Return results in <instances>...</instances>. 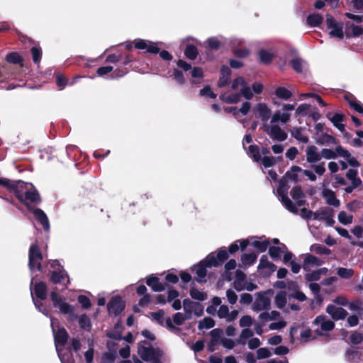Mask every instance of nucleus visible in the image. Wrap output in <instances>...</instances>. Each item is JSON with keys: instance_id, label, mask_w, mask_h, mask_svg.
Listing matches in <instances>:
<instances>
[{"instance_id": "29", "label": "nucleus", "mask_w": 363, "mask_h": 363, "mask_svg": "<svg viewBox=\"0 0 363 363\" xmlns=\"http://www.w3.org/2000/svg\"><path fill=\"white\" fill-rule=\"evenodd\" d=\"M291 194L297 206H302L305 204V201L303 199L304 194L300 186H296L294 187L291 191Z\"/></svg>"}, {"instance_id": "40", "label": "nucleus", "mask_w": 363, "mask_h": 363, "mask_svg": "<svg viewBox=\"0 0 363 363\" xmlns=\"http://www.w3.org/2000/svg\"><path fill=\"white\" fill-rule=\"evenodd\" d=\"M342 26L340 23H337L335 26L330 28V31L329 33L331 37H335L338 39H342L344 37V33L342 30Z\"/></svg>"}, {"instance_id": "62", "label": "nucleus", "mask_w": 363, "mask_h": 363, "mask_svg": "<svg viewBox=\"0 0 363 363\" xmlns=\"http://www.w3.org/2000/svg\"><path fill=\"white\" fill-rule=\"evenodd\" d=\"M56 84L60 90L65 89L67 85L66 78L60 73H57L56 75Z\"/></svg>"}, {"instance_id": "13", "label": "nucleus", "mask_w": 363, "mask_h": 363, "mask_svg": "<svg viewBox=\"0 0 363 363\" xmlns=\"http://www.w3.org/2000/svg\"><path fill=\"white\" fill-rule=\"evenodd\" d=\"M271 301L266 292H258L252 305V310L256 312L268 310L270 308Z\"/></svg>"}, {"instance_id": "15", "label": "nucleus", "mask_w": 363, "mask_h": 363, "mask_svg": "<svg viewBox=\"0 0 363 363\" xmlns=\"http://www.w3.org/2000/svg\"><path fill=\"white\" fill-rule=\"evenodd\" d=\"M253 112L256 118H260L264 125H267V122L271 116L272 111L266 104L259 103L253 108Z\"/></svg>"}, {"instance_id": "38", "label": "nucleus", "mask_w": 363, "mask_h": 363, "mask_svg": "<svg viewBox=\"0 0 363 363\" xmlns=\"http://www.w3.org/2000/svg\"><path fill=\"white\" fill-rule=\"evenodd\" d=\"M247 153L255 162H259L261 160L259 150L256 145H250Z\"/></svg>"}, {"instance_id": "55", "label": "nucleus", "mask_w": 363, "mask_h": 363, "mask_svg": "<svg viewBox=\"0 0 363 363\" xmlns=\"http://www.w3.org/2000/svg\"><path fill=\"white\" fill-rule=\"evenodd\" d=\"M260 60L267 64L270 62L273 59V55L267 50H260L259 52Z\"/></svg>"}, {"instance_id": "36", "label": "nucleus", "mask_w": 363, "mask_h": 363, "mask_svg": "<svg viewBox=\"0 0 363 363\" xmlns=\"http://www.w3.org/2000/svg\"><path fill=\"white\" fill-rule=\"evenodd\" d=\"M275 95L281 100H288L292 96V92L283 86H279L275 89Z\"/></svg>"}, {"instance_id": "41", "label": "nucleus", "mask_w": 363, "mask_h": 363, "mask_svg": "<svg viewBox=\"0 0 363 363\" xmlns=\"http://www.w3.org/2000/svg\"><path fill=\"white\" fill-rule=\"evenodd\" d=\"M311 250L318 255H330L331 250L325 246L320 244H314L311 247Z\"/></svg>"}, {"instance_id": "44", "label": "nucleus", "mask_w": 363, "mask_h": 363, "mask_svg": "<svg viewBox=\"0 0 363 363\" xmlns=\"http://www.w3.org/2000/svg\"><path fill=\"white\" fill-rule=\"evenodd\" d=\"M338 220L343 225L351 224L353 221V216L342 211L338 214Z\"/></svg>"}, {"instance_id": "8", "label": "nucleus", "mask_w": 363, "mask_h": 363, "mask_svg": "<svg viewBox=\"0 0 363 363\" xmlns=\"http://www.w3.org/2000/svg\"><path fill=\"white\" fill-rule=\"evenodd\" d=\"M28 258V266L31 272H33L35 269L38 271L42 270L41 261L43 259V255L36 244L30 245Z\"/></svg>"}, {"instance_id": "57", "label": "nucleus", "mask_w": 363, "mask_h": 363, "mask_svg": "<svg viewBox=\"0 0 363 363\" xmlns=\"http://www.w3.org/2000/svg\"><path fill=\"white\" fill-rule=\"evenodd\" d=\"M238 295L232 289H229L226 291V298L230 305L235 304L238 301Z\"/></svg>"}, {"instance_id": "52", "label": "nucleus", "mask_w": 363, "mask_h": 363, "mask_svg": "<svg viewBox=\"0 0 363 363\" xmlns=\"http://www.w3.org/2000/svg\"><path fill=\"white\" fill-rule=\"evenodd\" d=\"M190 296L192 298L198 301H204L206 298V295L204 293L194 288L190 290Z\"/></svg>"}, {"instance_id": "64", "label": "nucleus", "mask_w": 363, "mask_h": 363, "mask_svg": "<svg viewBox=\"0 0 363 363\" xmlns=\"http://www.w3.org/2000/svg\"><path fill=\"white\" fill-rule=\"evenodd\" d=\"M350 340L354 345L359 344L363 340V335L360 333L354 332L350 335Z\"/></svg>"}, {"instance_id": "42", "label": "nucleus", "mask_w": 363, "mask_h": 363, "mask_svg": "<svg viewBox=\"0 0 363 363\" xmlns=\"http://www.w3.org/2000/svg\"><path fill=\"white\" fill-rule=\"evenodd\" d=\"M257 255L255 253L243 254L241 257L242 264L244 266H250L255 262Z\"/></svg>"}, {"instance_id": "9", "label": "nucleus", "mask_w": 363, "mask_h": 363, "mask_svg": "<svg viewBox=\"0 0 363 363\" xmlns=\"http://www.w3.org/2000/svg\"><path fill=\"white\" fill-rule=\"evenodd\" d=\"M294 108L295 106L294 104H284L281 110H277L273 114L271 118V123L273 124L278 122H280L282 124L286 123L291 117L290 112L294 111Z\"/></svg>"}, {"instance_id": "34", "label": "nucleus", "mask_w": 363, "mask_h": 363, "mask_svg": "<svg viewBox=\"0 0 363 363\" xmlns=\"http://www.w3.org/2000/svg\"><path fill=\"white\" fill-rule=\"evenodd\" d=\"M291 135L300 143L306 144L309 140L308 137L303 133L301 128L293 129Z\"/></svg>"}, {"instance_id": "2", "label": "nucleus", "mask_w": 363, "mask_h": 363, "mask_svg": "<svg viewBox=\"0 0 363 363\" xmlns=\"http://www.w3.org/2000/svg\"><path fill=\"white\" fill-rule=\"evenodd\" d=\"M13 186V193L16 198L26 205L30 203H36L40 201L39 194L31 183L17 181Z\"/></svg>"}, {"instance_id": "10", "label": "nucleus", "mask_w": 363, "mask_h": 363, "mask_svg": "<svg viewBox=\"0 0 363 363\" xmlns=\"http://www.w3.org/2000/svg\"><path fill=\"white\" fill-rule=\"evenodd\" d=\"M50 298L54 307L59 308L60 313L69 315H72L74 313V307L65 302V299L62 298L56 291L51 292Z\"/></svg>"}, {"instance_id": "5", "label": "nucleus", "mask_w": 363, "mask_h": 363, "mask_svg": "<svg viewBox=\"0 0 363 363\" xmlns=\"http://www.w3.org/2000/svg\"><path fill=\"white\" fill-rule=\"evenodd\" d=\"M288 179L285 176L279 182L277 189V196L279 200L282 203L284 206L290 212L297 213L298 210L295 204L288 197V191L289 186L287 184Z\"/></svg>"}, {"instance_id": "39", "label": "nucleus", "mask_w": 363, "mask_h": 363, "mask_svg": "<svg viewBox=\"0 0 363 363\" xmlns=\"http://www.w3.org/2000/svg\"><path fill=\"white\" fill-rule=\"evenodd\" d=\"M79 325L81 328L86 331H90L91 328V320L88 315L83 314L79 318Z\"/></svg>"}, {"instance_id": "26", "label": "nucleus", "mask_w": 363, "mask_h": 363, "mask_svg": "<svg viewBox=\"0 0 363 363\" xmlns=\"http://www.w3.org/2000/svg\"><path fill=\"white\" fill-rule=\"evenodd\" d=\"M146 283L147 286L155 291H162L165 289L166 284L161 283L160 279L156 277H150L147 279Z\"/></svg>"}, {"instance_id": "58", "label": "nucleus", "mask_w": 363, "mask_h": 363, "mask_svg": "<svg viewBox=\"0 0 363 363\" xmlns=\"http://www.w3.org/2000/svg\"><path fill=\"white\" fill-rule=\"evenodd\" d=\"M254 333L252 330L249 328L243 329L240 335V342L243 345L245 343V340L251 337H252Z\"/></svg>"}, {"instance_id": "45", "label": "nucleus", "mask_w": 363, "mask_h": 363, "mask_svg": "<svg viewBox=\"0 0 363 363\" xmlns=\"http://www.w3.org/2000/svg\"><path fill=\"white\" fill-rule=\"evenodd\" d=\"M284 252V251L281 247L273 246L269 248V254L270 257L274 260L279 259Z\"/></svg>"}, {"instance_id": "63", "label": "nucleus", "mask_w": 363, "mask_h": 363, "mask_svg": "<svg viewBox=\"0 0 363 363\" xmlns=\"http://www.w3.org/2000/svg\"><path fill=\"white\" fill-rule=\"evenodd\" d=\"M186 320H188L186 315L179 312L175 313L173 316V321L177 325H182Z\"/></svg>"}, {"instance_id": "47", "label": "nucleus", "mask_w": 363, "mask_h": 363, "mask_svg": "<svg viewBox=\"0 0 363 363\" xmlns=\"http://www.w3.org/2000/svg\"><path fill=\"white\" fill-rule=\"evenodd\" d=\"M275 303L277 308H282L286 303V294L285 292L277 293L275 296Z\"/></svg>"}, {"instance_id": "14", "label": "nucleus", "mask_w": 363, "mask_h": 363, "mask_svg": "<svg viewBox=\"0 0 363 363\" xmlns=\"http://www.w3.org/2000/svg\"><path fill=\"white\" fill-rule=\"evenodd\" d=\"M311 168L313 170L310 169H303L301 171L302 175L308 177V179L311 182H315L317 179L316 174L318 176H322L325 174L326 169L325 167V162H322L316 164H312Z\"/></svg>"}, {"instance_id": "48", "label": "nucleus", "mask_w": 363, "mask_h": 363, "mask_svg": "<svg viewBox=\"0 0 363 363\" xmlns=\"http://www.w3.org/2000/svg\"><path fill=\"white\" fill-rule=\"evenodd\" d=\"M291 66H292L293 69L296 72L301 73V72H303V67H304V65H305V62L302 59H301L299 57L294 58L291 61Z\"/></svg>"}, {"instance_id": "27", "label": "nucleus", "mask_w": 363, "mask_h": 363, "mask_svg": "<svg viewBox=\"0 0 363 363\" xmlns=\"http://www.w3.org/2000/svg\"><path fill=\"white\" fill-rule=\"evenodd\" d=\"M322 263L323 262L317 257L308 255L305 257L303 260V268L306 271H309L311 267L320 266Z\"/></svg>"}, {"instance_id": "6", "label": "nucleus", "mask_w": 363, "mask_h": 363, "mask_svg": "<svg viewBox=\"0 0 363 363\" xmlns=\"http://www.w3.org/2000/svg\"><path fill=\"white\" fill-rule=\"evenodd\" d=\"M138 352L142 359L146 362L161 359L162 356V352L158 348L153 347L147 340L139 342Z\"/></svg>"}, {"instance_id": "23", "label": "nucleus", "mask_w": 363, "mask_h": 363, "mask_svg": "<svg viewBox=\"0 0 363 363\" xmlns=\"http://www.w3.org/2000/svg\"><path fill=\"white\" fill-rule=\"evenodd\" d=\"M230 75V69L228 66L223 65L220 69V77L219 78L218 83V86L219 88L224 87L227 84H228Z\"/></svg>"}, {"instance_id": "35", "label": "nucleus", "mask_w": 363, "mask_h": 363, "mask_svg": "<svg viewBox=\"0 0 363 363\" xmlns=\"http://www.w3.org/2000/svg\"><path fill=\"white\" fill-rule=\"evenodd\" d=\"M301 171H302V168H301L298 166L294 165L291 167L290 170L286 173L284 176L288 179L294 182H298V173H301Z\"/></svg>"}, {"instance_id": "56", "label": "nucleus", "mask_w": 363, "mask_h": 363, "mask_svg": "<svg viewBox=\"0 0 363 363\" xmlns=\"http://www.w3.org/2000/svg\"><path fill=\"white\" fill-rule=\"evenodd\" d=\"M6 60L10 63L18 64L21 62L22 58L18 53L13 52L6 55Z\"/></svg>"}, {"instance_id": "19", "label": "nucleus", "mask_w": 363, "mask_h": 363, "mask_svg": "<svg viewBox=\"0 0 363 363\" xmlns=\"http://www.w3.org/2000/svg\"><path fill=\"white\" fill-rule=\"evenodd\" d=\"M326 311L335 320H342L347 315L346 310L341 307H337L334 305L328 306Z\"/></svg>"}, {"instance_id": "22", "label": "nucleus", "mask_w": 363, "mask_h": 363, "mask_svg": "<svg viewBox=\"0 0 363 363\" xmlns=\"http://www.w3.org/2000/svg\"><path fill=\"white\" fill-rule=\"evenodd\" d=\"M246 275L240 270L235 272V279L233 281V286L237 291H241L245 289L246 284Z\"/></svg>"}, {"instance_id": "1", "label": "nucleus", "mask_w": 363, "mask_h": 363, "mask_svg": "<svg viewBox=\"0 0 363 363\" xmlns=\"http://www.w3.org/2000/svg\"><path fill=\"white\" fill-rule=\"evenodd\" d=\"M229 92L220 95V99L226 104L238 103L241 97L250 100L253 96L250 86L242 77H238L232 82Z\"/></svg>"}, {"instance_id": "18", "label": "nucleus", "mask_w": 363, "mask_h": 363, "mask_svg": "<svg viewBox=\"0 0 363 363\" xmlns=\"http://www.w3.org/2000/svg\"><path fill=\"white\" fill-rule=\"evenodd\" d=\"M306 161L310 164H315L321 160L320 152L315 145L308 146L306 150Z\"/></svg>"}, {"instance_id": "61", "label": "nucleus", "mask_w": 363, "mask_h": 363, "mask_svg": "<svg viewBox=\"0 0 363 363\" xmlns=\"http://www.w3.org/2000/svg\"><path fill=\"white\" fill-rule=\"evenodd\" d=\"M128 69L126 68H117L112 71L111 74V79H118L123 77L128 73Z\"/></svg>"}, {"instance_id": "37", "label": "nucleus", "mask_w": 363, "mask_h": 363, "mask_svg": "<svg viewBox=\"0 0 363 363\" xmlns=\"http://www.w3.org/2000/svg\"><path fill=\"white\" fill-rule=\"evenodd\" d=\"M323 21V17L318 13L311 14L307 17V24L311 27H317L320 26Z\"/></svg>"}, {"instance_id": "28", "label": "nucleus", "mask_w": 363, "mask_h": 363, "mask_svg": "<svg viewBox=\"0 0 363 363\" xmlns=\"http://www.w3.org/2000/svg\"><path fill=\"white\" fill-rule=\"evenodd\" d=\"M258 269H267V272H274L277 267L276 265L268 259L266 255H262L259 259V264L258 265Z\"/></svg>"}, {"instance_id": "49", "label": "nucleus", "mask_w": 363, "mask_h": 363, "mask_svg": "<svg viewBox=\"0 0 363 363\" xmlns=\"http://www.w3.org/2000/svg\"><path fill=\"white\" fill-rule=\"evenodd\" d=\"M184 54L187 58L194 60L198 55V50L194 45H188L185 49Z\"/></svg>"}, {"instance_id": "12", "label": "nucleus", "mask_w": 363, "mask_h": 363, "mask_svg": "<svg viewBox=\"0 0 363 363\" xmlns=\"http://www.w3.org/2000/svg\"><path fill=\"white\" fill-rule=\"evenodd\" d=\"M313 324L317 326L315 332L320 335H323L324 332L331 331L335 327L334 322L323 315L317 316L313 321Z\"/></svg>"}, {"instance_id": "51", "label": "nucleus", "mask_w": 363, "mask_h": 363, "mask_svg": "<svg viewBox=\"0 0 363 363\" xmlns=\"http://www.w3.org/2000/svg\"><path fill=\"white\" fill-rule=\"evenodd\" d=\"M215 325V322L211 318H205L199 323V329H210Z\"/></svg>"}, {"instance_id": "54", "label": "nucleus", "mask_w": 363, "mask_h": 363, "mask_svg": "<svg viewBox=\"0 0 363 363\" xmlns=\"http://www.w3.org/2000/svg\"><path fill=\"white\" fill-rule=\"evenodd\" d=\"M311 108V105L307 104H300L296 109V116H303L308 114V111Z\"/></svg>"}, {"instance_id": "3", "label": "nucleus", "mask_w": 363, "mask_h": 363, "mask_svg": "<svg viewBox=\"0 0 363 363\" xmlns=\"http://www.w3.org/2000/svg\"><path fill=\"white\" fill-rule=\"evenodd\" d=\"M50 325L52 329L55 345L57 355L62 363H73L70 359L69 354L62 353V347L65 346L67 341L68 334L65 328H60L57 332L55 330V325L58 323V320L55 318L50 317Z\"/></svg>"}, {"instance_id": "31", "label": "nucleus", "mask_w": 363, "mask_h": 363, "mask_svg": "<svg viewBox=\"0 0 363 363\" xmlns=\"http://www.w3.org/2000/svg\"><path fill=\"white\" fill-rule=\"evenodd\" d=\"M358 172L357 169H350L346 173V177L351 182L354 186H359L362 184V180L357 176Z\"/></svg>"}, {"instance_id": "30", "label": "nucleus", "mask_w": 363, "mask_h": 363, "mask_svg": "<svg viewBox=\"0 0 363 363\" xmlns=\"http://www.w3.org/2000/svg\"><path fill=\"white\" fill-rule=\"evenodd\" d=\"M252 245L258 252H263L267 250L269 246V241L267 240H259L258 238H253Z\"/></svg>"}, {"instance_id": "4", "label": "nucleus", "mask_w": 363, "mask_h": 363, "mask_svg": "<svg viewBox=\"0 0 363 363\" xmlns=\"http://www.w3.org/2000/svg\"><path fill=\"white\" fill-rule=\"evenodd\" d=\"M33 279L30 283V294L33 301L35 308L46 316H49V313L46 308L43 306L41 301L47 297V287L44 282L40 281L33 285Z\"/></svg>"}, {"instance_id": "7", "label": "nucleus", "mask_w": 363, "mask_h": 363, "mask_svg": "<svg viewBox=\"0 0 363 363\" xmlns=\"http://www.w3.org/2000/svg\"><path fill=\"white\" fill-rule=\"evenodd\" d=\"M50 263L51 267L54 269L51 272L50 281L53 284H60L67 286V285L69 284V278L65 270L59 263V261L52 260L50 262Z\"/></svg>"}, {"instance_id": "53", "label": "nucleus", "mask_w": 363, "mask_h": 363, "mask_svg": "<svg viewBox=\"0 0 363 363\" xmlns=\"http://www.w3.org/2000/svg\"><path fill=\"white\" fill-rule=\"evenodd\" d=\"M321 158L323 157L326 160L335 159L337 157L336 152L335 150L328 148L322 149L320 152Z\"/></svg>"}, {"instance_id": "59", "label": "nucleus", "mask_w": 363, "mask_h": 363, "mask_svg": "<svg viewBox=\"0 0 363 363\" xmlns=\"http://www.w3.org/2000/svg\"><path fill=\"white\" fill-rule=\"evenodd\" d=\"M32 54L33 61L35 63L40 62L42 56L41 50L36 47H33L30 50Z\"/></svg>"}, {"instance_id": "21", "label": "nucleus", "mask_w": 363, "mask_h": 363, "mask_svg": "<svg viewBox=\"0 0 363 363\" xmlns=\"http://www.w3.org/2000/svg\"><path fill=\"white\" fill-rule=\"evenodd\" d=\"M322 196L328 205L334 207L340 206V201L337 199L335 192L331 189H324L322 191Z\"/></svg>"}, {"instance_id": "32", "label": "nucleus", "mask_w": 363, "mask_h": 363, "mask_svg": "<svg viewBox=\"0 0 363 363\" xmlns=\"http://www.w3.org/2000/svg\"><path fill=\"white\" fill-rule=\"evenodd\" d=\"M344 116L340 113L334 114L330 120L335 127H336L342 133L345 130V125L342 124Z\"/></svg>"}, {"instance_id": "11", "label": "nucleus", "mask_w": 363, "mask_h": 363, "mask_svg": "<svg viewBox=\"0 0 363 363\" xmlns=\"http://www.w3.org/2000/svg\"><path fill=\"white\" fill-rule=\"evenodd\" d=\"M263 126L264 130L273 141L283 142L286 140L287 133L278 125L273 123L272 125H264Z\"/></svg>"}, {"instance_id": "25", "label": "nucleus", "mask_w": 363, "mask_h": 363, "mask_svg": "<svg viewBox=\"0 0 363 363\" xmlns=\"http://www.w3.org/2000/svg\"><path fill=\"white\" fill-rule=\"evenodd\" d=\"M207 266L205 264L202 263V261L200 262L199 264H195L192 267V272L195 273L197 276L196 281L198 282H203L207 274L206 270Z\"/></svg>"}, {"instance_id": "60", "label": "nucleus", "mask_w": 363, "mask_h": 363, "mask_svg": "<svg viewBox=\"0 0 363 363\" xmlns=\"http://www.w3.org/2000/svg\"><path fill=\"white\" fill-rule=\"evenodd\" d=\"M200 95L204 97H209L211 99H216V94L213 92L209 86H205L201 91Z\"/></svg>"}, {"instance_id": "50", "label": "nucleus", "mask_w": 363, "mask_h": 363, "mask_svg": "<svg viewBox=\"0 0 363 363\" xmlns=\"http://www.w3.org/2000/svg\"><path fill=\"white\" fill-rule=\"evenodd\" d=\"M337 274L340 277L348 279L354 275V270L352 269L340 267L337 269Z\"/></svg>"}, {"instance_id": "20", "label": "nucleus", "mask_w": 363, "mask_h": 363, "mask_svg": "<svg viewBox=\"0 0 363 363\" xmlns=\"http://www.w3.org/2000/svg\"><path fill=\"white\" fill-rule=\"evenodd\" d=\"M31 211L37 220L42 225L44 230L48 231L50 230V223L45 212L40 208H32Z\"/></svg>"}, {"instance_id": "17", "label": "nucleus", "mask_w": 363, "mask_h": 363, "mask_svg": "<svg viewBox=\"0 0 363 363\" xmlns=\"http://www.w3.org/2000/svg\"><path fill=\"white\" fill-rule=\"evenodd\" d=\"M124 303L121 297H113L107 305L108 311L114 315L120 314L124 309Z\"/></svg>"}, {"instance_id": "16", "label": "nucleus", "mask_w": 363, "mask_h": 363, "mask_svg": "<svg viewBox=\"0 0 363 363\" xmlns=\"http://www.w3.org/2000/svg\"><path fill=\"white\" fill-rule=\"evenodd\" d=\"M217 316L220 319H224L227 323H230L238 318V311L233 310L230 312L228 306L221 305L218 309Z\"/></svg>"}, {"instance_id": "43", "label": "nucleus", "mask_w": 363, "mask_h": 363, "mask_svg": "<svg viewBox=\"0 0 363 363\" xmlns=\"http://www.w3.org/2000/svg\"><path fill=\"white\" fill-rule=\"evenodd\" d=\"M193 304H194V301H191L189 299H184L183 301V307H184V314L186 315V318H187L188 319H190L192 317Z\"/></svg>"}, {"instance_id": "46", "label": "nucleus", "mask_w": 363, "mask_h": 363, "mask_svg": "<svg viewBox=\"0 0 363 363\" xmlns=\"http://www.w3.org/2000/svg\"><path fill=\"white\" fill-rule=\"evenodd\" d=\"M202 263L205 264L208 267H217L220 264L217 256L216 257L214 254H210L207 256L203 260H202Z\"/></svg>"}, {"instance_id": "24", "label": "nucleus", "mask_w": 363, "mask_h": 363, "mask_svg": "<svg viewBox=\"0 0 363 363\" xmlns=\"http://www.w3.org/2000/svg\"><path fill=\"white\" fill-rule=\"evenodd\" d=\"M242 43L241 40L234 39L231 41L232 49L234 55L238 57H246L249 55V50L245 48H240L238 46H240Z\"/></svg>"}, {"instance_id": "33", "label": "nucleus", "mask_w": 363, "mask_h": 363, "mask_svg": "<svg viewBox=\"0 0 363 363\" xmlns=\"http://www.w3.org/2000/svg\"><path fill=\"white\" fill-rule=\"evenodd\" d=\"M345 98L349 102L351 108H352L357 112L363 114V105L355 98H354L352 95H346Z\"/></svg>"}]
</instances>
